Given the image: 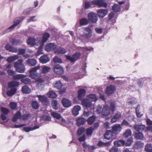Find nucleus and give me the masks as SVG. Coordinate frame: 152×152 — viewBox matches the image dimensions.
Here are the masks:
<instances>
[{"label": "nucleus", "instance_id": "f257e3e1", "mask_svg": "<svg viewBox=\"0 0 152 152\" xmlns=\"http://www.w3.org/2000/svg\"><path fill=\"white\" fill-rule=\"evenodd\" d=\"M50 37V34L46 32L43 34L42 38L40 44V45L37 51V55H40L43 53L42 48L43 44L47 41Z\"/></svg>", "mask_w": 152, "mask_h": 152}, {"label": "nucleus", "instance_id": "f03ea898", "mask_svg": "<svg viewBox=\"0 0 152 152\" xmlns=\"http://www.w3.org/2000/svg\"><path fill=\"white\" fill-rule=\"evenodd\" d=\"M86 32L83 35H81L79 39L83 42H86L88 39H89L92 36V31L89 27L85 28Z\"/></svg>", "mask_w": 152, "mask_h": 152}, {"label": "nucleus", "instance_id": "7ed1b4c3", "mask_svg": "<svg viewBox=\"0 0 152 152\" xmlns=\"http://www.w3.org/2000/svg\"><path fill=\"white\" fill-rule=\"evenodd\" d=\"M24 18L23 16H21L16 18L13 21V24L9 27L7 29L5 30L4 34L10 32L12 31L14 28L18 26Z\"/></svg>", "mask_w": 152, "mask_h": 152}, {"label": "nucleus", "instance_id": "20e7f679", "mask_svg": "<svg viewBox=\"0 0 152 152\" xmlns=\"http://www.w3.org/2000/svg\"><path fill=\"white\" fill-rule=\"evenodd\" d=\"M81 54L80 52H77L72 55L66 56L67 60L69 61L71 63L74 64L75 62L80 58Z\"/></svg>", "mask_w": 152, "mask_h": 152}, {"label": "nucleus", "instance_id": "39448f33", "mask_svg": "<svg viewBox=\"0 0 152 152\" xmlns=\"http://www.w3.org/2000/svg\"><path fill=\"white\" fill-rule=\"evenodd\" d=\"M27 42L28 45L30 46L37 45L38 46L40 44V42L36 40L34 37H30L27 39Z\"/></svg>", "mask_w": 152, "mask_h": 152}, {"label": "nucleus", "instance_id": "423d86ee", "mask_svg": "<svg viewBox=\"0 0 152 152\" xmlns=\"http://www.w3.org/2000/svg\"><path fill=\"white\" fill-rule=\"evenodd\" d=\"M110 109L109 106L107 105H104L102 110V117L105 118V117L108 116L110 114Z\"/></svg>", "mask_w": 152, "mask_h": 152}, {"label": "nucleus", "instance_id": "0eeeda50", "mask_svg": "<svg viewBox=\"0 0 152 152\" xmlns=\"http://www.w3.org/2000/svg\"><path fill=\"white\" fill-rule=\"evenodd\" d=\"M88 17L90 22L92 23H96L98 19L97 15L93 12L88 13Z\"/></svg>", "mask_w": 152, "mask_h": 152}, {"label": "nucleus", "instance_id": "6e6552de", "mask_svg": "<svg viewBox=\"0 0 152 152\" xmlns=\"http://www.w3.org/2000/svg\"><path fill=\"white\" fill-rule=\"evenodd\" d=\"M91 4L97 5L99 7L106 8L107 6V4L102 0H94L91 1Z\"/></svg>", "mask_w": 152, "mask_h": 152}, {"label": "nucleus", "instance_id": "1a4fd4ad", "mask_svg": "<svg viewBox=\"0 0 152 152\" xmlns=\"http://www.w3.org/2000/svg\"><path fill=\"white\" fill-rule=\"evenodd\" d=\"M54 72L58 75L62 74L64 72L63 67L59 64H55L53 66Z\"/></svg>", "mask_w": 152, "mask_h": 152}, {"label": "nucleus", "instance_id": "9d476101", "mask_svg": "<svg viewBox=\"0 0 152 152\" xmlns=\"http://www.w3.org/2000/svg\"><path fill=\"white\" fill-rule=\"evenodd\" d=\"M14 67L16 69V70L18 72L22 73L25 71V67L23 64H18V63H15Z\"/></svg>", "mask_w": 152, "mask_h": 152}, {"label": "nucleus", "instance_id": "9b49d317", "mask_svg": "<svg viewBox=\"0 0 152 152\" xmlns=\"http://www.w3.org/2000/svg\"><path fill=\"white\" fill-rule=\"evenodd\" d=\"M112 132L113 133L117 134L121 131V126L120 124H116L113 125L112 127Z\"/></svg>", "mask_w": 152, "mask_h": 152}, {"label": "nucleus", "instance_id": "f8f14e48", "mask_svg": "<svg viewBox=\"0 0 152 152\" xmlns=\"http://www.w3.org/2000/svg\"><path fill=\"white\" fill-rule=\"evenodd\" d=\"M77 50L86 53H88L90 52L93 51L94 48L91 47H79L77 48Z\"/></svg>", "mask_w": 152, "mask_h": 152}, {"label": "nucleus", "instance_id": "ddd939ff", "mask_svg": "<svg viewBox=\"0 0 152 152\" xmlns=\"http://www.w3.org/2000/svg\"><path fill=\"white\" fill-rule=\"evenodd\" d=\"M108 10L107 9H100L98 10L97 14L99 18H103L106 16Z\"/></svg>", "mask_w": 152, "mask_h": 152}, {"label": "nucleus", "instance_id": "4468645a", "mask_svg": "<svg viewBox=\"0 0 152 152\" xmlns=\"http://www.w3.org/2000/svg\"><path fill=\"white\" fill-rule=\"evenodd\" d=\"M37 97L38 98L39 101L43 102L44 105H47L49 104V101L46 96L44 95H38L37 96Z\"/></svg>", "mask_w": 152, "mask_h": 152}, {"label": "nucleus", "instance_id": "2eb2a0df", "mask_svg": "<svg viewBox=\"0 0 152 152\" xmlns=\"http://www.w3.org/2000/svg\"><path fill=\"white\" fill-rule=\"evenodd\" d=\"M115 90V86L111 85L107 87L106 90V93L108 95L113 94Z\"/></svg>", "mask_w": 152, "mask_h": 152}, {"label": "nucleus", "instance_id": "dca6fc26", "mask_svg": "<svg viewBox=\"0 0 152 152\" xmlns=\"http://www.w3.org/2000/svg\"><path fill=\"white\" fill-rule=\"evenodd\" d=\"M10 42L12 45L17 46L21 44L22 41L19 39H17L13 38L10 39Z\"/></svg>", "mask_w": 152, "mask_h": 152}, {"label": "nucleus", "instance_id": "f3484780", "mask_svg": "<svg viewBox=\"0 0 152 152\" xmlns=\"http://www.w3.org/2000/svg\"><path fill=\"white\" fill-rule=\"evenodd\" d=\"M56 48V46L55 44L50 43L47 44L45 46V49L48 52H50Z\"/></svg>", "mask_w": 152, "mask_h": 152}, {"label": "nucleus", "instance_id": "a211bd4d", "mask_svg": "<svg viewBox=\"0 0 152 152\" xmlns=\"http://www.w3.org/2000/svg\"><path fill=\"white\" fill-rule=\"evenodd\" d=\"M62 102L63 106L65 107L68 108L72 105L71 101L68 99L63 98L62 100Z\"/></svg>", "mask_w": 152, "mask_h": 152}, {"label": "nucleus", "instance_id": "6ab92c4d", "mask_svg": "<svg viewBox=\"0 0 152 152\" xmlns=\"http://www.w3.org/2000/svg\"><path fill=\"white\" fill-rule=\"evenodd\" d=\"M78 99L81 100L85 95L86 91L84 89H81L78 90Z\"/></svg>", "mask_w": 152, "mask_h": 152}, {"label": "nucleus", "instance_id": "aec40b11", "mask_svg": "<svg viewBox=\"0 0 152 152\" xmlns=\"http://www.w3.org/2000/svg\"><path fill=\"white\" fill-rule=\"evenodd\" d=\"M82 105L87 107H90L91 105V102L88 99H84L81 100Z\"/></svg>", "mask_w": 152, "mask_h": 152}, {"label": "nucleus", "instance_id": "412c9836", "mask_svg": "<svg viewBox=\"0 0 152 152\" xmlns=\"http://www.w3.org/2000/svg\"><path fill=\"white\" fill-rule=\"evenodd\" d=\"M113 133L111 130H109L106 131L104 134V139L109 140L113 136Z\"/></svg>", "mask_w": 152, "mask_h": 152}, {"label": "nucleus", "instance_id": "4be33fe9", "mask_svg": "<svg viewBox=\"0 0 152 152\" xmlns=\"http://www.w3.org/2000/svg\"><path fill=\"white\" fill-rule=\"evenodd\" d=\"M121 117V113H118L113 116L111 119V121L112 123H115Z\"/></svg>", "mask_w": 152, "mask_h": 152}, {"label": "nucleus", "instance_id": "5701e85b", "mask_svg": "<svg viewBox=\"0 0 152 152\" xmlns=\"http://www.w3.org/2000/svg\"><path fill=\"white\" fill-rule=\"evenodd\" d=\"M39 60L41 63L44 64L49 61L50 59L48 56L44 55L40 57Z\"/></svg>", "mask_w": 152, "mask_h": 152}, {"label": "nucleus", "instance_id": "b1692460", "mask_svg": "<svg viewBox=\"0 0 152 152\" xmlns=\"http://www.w3.org/2000/svg\"><path fill=\"white\" fill-rule=\"evenodd\" d=\"M19 85V82L16 81H12L9 83L8 87L9 88H14L18 87Z\"/></svg>", "mask_w": 152, "mask_h": 152}, {"label": "nucleus", "instance_id": "393cba45", "mask_svg": "<svg viewBox=\"0 0 152 152\" xmlns=\"http://www.w3.org/2000/svg\"><path fill=\"white\" fill-rule=\"evenodd\" d=\"M81 107L79 105L75 106L73 108L72 112L73 115L77 116L79 114V111L81 109Z\"/></svg>", "mask_w": 152, "mask_h": 152}, {"label": "nucleus", "instance_id": "a878e982", "mask_svg": "<svg viewBox=\"0 0 152 152\" xmlns=\"http://www.w3.org/2000/svg\"><path fill=\"white\" fill-rule=\"evenodd\" d=\"M145 128V126L142 125L135 124L134 126V128L137 131L144 130Z\"/></svg>", "mask_w": 152, "mask_h": 152}, {"label": "nucleus", "instance_id": "bb28decb", "mask_svg": "<svg viewBox=\"0 0 152 152\" xmlns=\"http://www.w3.org/2000/svg\"><path fill=\"white\" fill-rule=\"evenodd\" d=\"M22 91L24 94H29L31 93V90L28 86L25 85L22 87Z\"/></svg>", "mask_w": 152, "mask_h": 152}, {"label": "nucleus", "instance_id": "cd10ccee", "mask_svg": "<svg viewBox=\"0 0 152 152\" xmlns=\"http://www.w3.org/2000/svg\"><path fill=\"white\" fill-rule=\"evenodd\" d=\"M86 121V120L85 118L82 117H80L77 120V126H80L81 125L84 124Z\"/></svg>", "mask_w": 152, "mask_h": 152}, {"label": "nucleus", "instance_id": "c85d7f7f", "mask_svg": "<svg viewBox=\"0 0 152 152\" xmlns=\"http://www.w3.org/2000/svg\"><path fill=\"white\" fill-rule=\"evenodd\" d=\"M26 63L31 66H35L37 64L36 60L34 59H28L26 61Z\"/></svg>", "mask_w": 152, "mask_h": 152}, {"label": "nucleus", "instance_id": "c756f323", "mask_svg": "<svg viewBox=\"0 0 152 152\" xmlns=\"http://www.w3.org/2000/svg\"><path fill=\"white\" fill-rule=\"evenodd\" d=\"M112 10L115 12H117L120 11V7L117 4H115L112 7Z\"/></svg>", "mask_w": 152, "mask_h": 152}, {"label": "nucleus", "instance_id": "7c9ffc66", "mask_svg": "<svg viewBox=\"0 0 152 152\" xmlns=\"http://www.w3.org/2000/svg\"><path fill=\"white\" fill-rule=\"evenodd\" d=\"M125 143V142L123 140H120L119 141H115L114 144L115 146L116 147H119L122 145H124Z\"/></svg>", "mask_w": 152, "mask_h": 152}, {"label": "nucleus", "instance_id": "2f4dec72", "mask_svg": "<svg viewBox=\"0 0 152 152\" xmlns=\"http://www.w3.org/2000/svg\"><path fill=\"white\" fill-rule=\"evenodd\" d=\"M17 91V89L15 88H12L10 91L7 92V94L8 96H11L15 94Z\"/></svg>", "mask_w": 152, "mask_h": 152}, {"label": "nucleus", "instance_id": "473e14b6", "mask_svg": "<svg viewBox=\"0 0 152 152\" xmlns=\"http://www.w3.org/2000/svg\"><path fill=\"white\" fill-rule=\"evenodd\" d=\"M140 104H138L136 108V113L137 116L139 118L141 117L143 114H141L140 112Z\"/></svg>", "mask_w": 152, "mask_h": 152}, {"label": "nucleus", "instance_id": "72a5a7b5", "mask_svg": "<svg viewBox=\"0 0 152 152\" xmlns=\"http://www.w3.org/2000/svg\"><path fill=\"white\" fill-rule=\"evenodd\" d=\"M29 76L32 79H36L40 76V75L37 72L31 73L30 74Z\"/></svg>", "mask_w": 152, "mask_h": 152}, {"label": "nucleus", "instance_id": "f704fd0d", "mask_svg": "<svg viewBox=\"0 0 152 152\" xmlns=\"http://www.w3.org/2000/svg\"><path fill=\"white\" fill-rule=\"evenodd\" d=\"M26 77V75L22 74H17L16 75H14L13 76V78L14 80H16L20 79H21L22 78L25 77Z\"/></svg>", "mask_w": 152, "mask_h": 152}, {"label": "nucleus", "instance_id": "c9c22d12", "mask_svg": "<svg viewBox=\"0 0 152 152\" xmlns=\"http://www.w3.org/2000/svg\"><path fill=\"white\" fill-rule=\"evenodd\" d=\"M56 52L59 54H64L67 51L65 48L59 47L56 49Z\"/></svg>", "mask_w": 152, "mask_h": 152}, {"label": "nucleus", "instance_id": "e433bc0d", "mask_svg": "<svg viewBox=\"0 0 152 152\" xmlns=\"http://www.w3.org/2000/svg\"><path fill=\"white\" fill-rule=\"evenodd\" d=\"M79 22L80 26H84L88 23L89 20L86 18H83L80 20Z\"/></svg>", "mask_w": 152, "mask_h": 152}, {"label": "nucleus", "instance_id": "4c0bfd02", "mask_svg": "<svg viewBox=\"0 0 152 152\" xmlns=\"http://www.w3.org/2000/svg\"><path fill=\"white\" fill-rule=\"evenodd\" d=\"M135 138L137 140H141L143 138V135L142 133L138 132L135 134L134 135Z\"/></svg>", "mask_w": 152, "mask_h": 152}, {"label": "nucleus", "instance_id": "58836bf2", "mask_svg": "<svg viewBox=\"0 0 152 152\" xmlns=\"http://www.w3.org/2000/svg\"><path fill=\"white\" fill-rule=\"evenodd\" d=\"M95 119L96 117L94 115L89 117L87 120L88 124L90 125L92 124L95 121Z\"/></svg>", "mask_w": 152, "mask_h": 152}, {"label": "nucleus", "instance_id": "ea45409f", "mask_svg": "<svg viewBox=\"0 0 152 152\" xmlns=\"http://www.w3.org/2000/svg\"><path fill=\"white\" fill-rule=\"evenodd\" d=\"M145 151L146 152H152V145L151 144H147L145 148Z\"/></svg>", "mask_w": 152, "mask_h": 152}, {"label": "nucleus", "instance_id": "a19ab883", "mask_svg": "<svg viewBox=\"0 0 152 152\" xmlns=\"http://www.w3.org/2000/svg\"><path fill=\"white\" fill-rule=\"evenodd\" d=\"M57 105V101L55 99H53L51 101V105L53 108L56 110H57L58 109Z\"/></svg>", "mask_w": 152, "mask_h": 152}, {"label": "nucleus", "instance_id": "79ce46f5", "mask_svg": "<svg viewBox=\"0 0 152 152\" xmlns=\"http://www.w3.org/2000/svg\"><path fill=\"white\" fill-rule=\"evenodd\" d=\"M18 58V56L17 55H15L8 57L7 60L8 62H10L17 59Z\"/></svg>", "mask_w": 152, "mask_h": 152}, {"label": "nucleus", "instance_id": "37998d69", "mask_svg": "<svg viewBox=\"0 0 152 152\" xmlns=\"http://www.w3.org/2000/svg\"><path fill=\"white\" fill-rule=\"evenodd\" d=\"M110 144V142H104L101 141H100L98 142L97 145L99 146H108Z\"/></svg>", "mask_w": 152, "mask_h": 152}, {"label": "nucleus", "instance_id": "c03bdc74", "mask_svg": "<svg viewBox=\"0 0 152 152\" xmlns=\"http://www.w3.org/2000/svg\"><path fill=\"white\" fill-rule=\"evenodd\" d=\"M94 130L92 127H90L86 129V135L88 136H90L92 134L93 131Z\"/></svg>", "mask_w": 152, "mask_h": 152}, {"label": "nucleus", "instance_id": "a18cd8bd", "mask_svg": "<svg viewBox=\"0 0 152 152\" xmlns=\"http://www.w3.org/2000/svg\"><path fill=\"white\" fill-rule=\"evenodd\" d=\"M89 100L91 101H96L98 97L94 94H90L88 96Z\"/></svg>", "mask_w": 152, "mask_h": 152}, {"label": "nucleus", "instance_id": "49530a36", "mask_svg": "<svg viewBox=\"0 0 152 152\" xmlns=\"http://www.w3.org/2000/svg\"><path fill=\"white\" fill-rule=\"evenodd\" d=\"M143 143L140 141H138L136 142L134 145V147L136 149H138L143 146Z\"/></svg>", "mask_w": 152, "mask_h": 152}, {"label": "nucleus", "instance_id": "de8ad7c7", "mask_svg": "<svg viewBox=\"0 0 152 152\" xmlns=\"http://www.w3.org/2000/svg\"><path fill=\"white\" fill-rule=\"evenodd\" d=\"M48 95L49 97L53 98H55L57 96L56 93L53 91H50L48 92Z\"/></svg>", "mask_w": 152, "mask_h": 152}, {"label": "nucleus", "instance_id": "09e8293b", "mask_svg": "<svg viewBox=\"0 0 152 152\" xmlns=\"http://www.w3.org/2000/svg\"><path fill=\"white\" fill-rule=\"evenodd\" d=\"M33 7H30L27 8L23 11V13L24 15L28 14L33 10Z\"/></svg>", "mask_w": 152, "mask_h": 152}, {"label": "nucleus", "instance_id": "8fccbe9b", "mask_svg": "<svg viewBox=\"0 0 152 152\" xmlns=\"http://www.w3.org/2000/svg\"><path fill=\"white\" fill-rule=\"evenodd\" d=\"M50 68L48 66H45L42 69V72L43 74H45L50 71Z\"/></svg>", "mask_w": 152, "mask_h": 152}, {"label": "nucleus", "instance_id": "3c124183", "mask_svg": "<svg viewBox=\"0 0 152 152\" xmlns=\"http://www.w3.org/2000/svg\"><path fill=\"white\" fill-rule=\"evenodd\" d=\"M62 84L60 81L56 82L55 83L54 86L55 88L58 89H60L62 86Z\"/></svg>", "mask_w": 152, "mask_h": 152}, {"label": "nucleus", "instance_id": "603ef678", "mask_svg": "<svg viewBox=\"0 0 152 152\" xmlns=\"http://www.w3.org/2000/svg\"><path fill=\"white\" fill-rule=\"evenodd\" d=\"M51 114L53 117L57 119H59L61 118L60 114L52 112L51 113Z\"/></svg>", "mask_w": 152, "mask_h": 152}, {"label": "nucleus", "instance_id": "864d4df0", "mask_svg": "<svg viewBox=\"0 0 152 152\" xmlns=\"http://www.w3.org/2000/svg\"><path fill=\"white\" fill-rule=\"evenodd\" d=\"M20 81L23 83L25 84H28L30 83L31 82V80L28 78H22L20 79Z\"/></svg>", "mask_w": 152, "mask_h": 152}, {"label": "nucleus", "instance_id": "5fc2aeb1", "mask_svg": "<svg viewBox=\"0 0 152 152\" xmlns=\"http://www.w3.org/2000/svg\"><path fill=\"white\" fill-rule=\"evenodd\" d=\"M10 106L12 109L15 110L16 109L17 107V104L16 102H12L10 103Z\"/></svg>", "mask_w": 152, "mask_h": 152}, {"label": "nucleus", "instance_id": "6e6d98bb", "mask_svg": "<svg viewBox=\"0 0 152 152\" xmlns=\"http://www.w3.org/2000/svg\"><path fill=\"white\" fill-rule=\"evenodd\" d=\"M39 68L40 66H37L33 67L30 69L29 71V72L30 73H31L36 72L37 71V70L39 69Z\"/></svg>", "mask_w": 152, "mask_h": 152}, {"label": "nucleus", "instance_id": "4d7b16f0", "mask_svg": "<svg viewBox=\"0 0 152 152\" xmlns=\"http://www.w3.org/2000/svg\"><path fill=\"white\" fill-rule=\"evenodd\" d=\"M32 106L33 108L35 109H37L39 107L38 103L36 101H33L32 102Z\"/></svg>", "mask_w": 152, "mask_h": 152}, {"label": "nucleus", "instance_id": "13d9d810", "mask_svg": "<svg viewBox=\"0 0 152 152\" xmlns=\"http://www.w3.org/2000/svg\"><path fill=\"white\" fill-rule=\"evenodd\" d=\"M85 129L84 127L80 128L77 130V133L78 135H81L85 131Z\"/></svg>", "mask_w": 152, "mask_h": 152}, {"label": "nucleus", "instance_id": "bf43d9fd", "mask_svg": "<svg viewBox=\"0 0 152 152\" xmlns=\"http://www.w3.org/2000/svg\"><path fill=\"white\" fill-rule=\"evenodd\" d=\"M133 141V138L131 137L128 139L125 144L126 146H130L132 144Z\"/></svg>", "mask_w": 152, "mask_h": 152}, {"label": "nucleus", "instance_id": "052dcab7", "mask_svg": "<svg viewBox=\"0 0 152 152\" xmlns=\"http://www.w3.org/2000/svg\"><path fill=\"white\" fill-rule=\"evenodd\" d=\"M132 134L131 131L130 129H128L127 130L124 134V137L127 138L129 136H131Z\"/></svg>", "mask_w": 152, "mask_h": 152}, {"label": "nucleus", "instance_id": "680f3d73", "mask_svg": "<svg viewBox=\"0 0 152 152\" xmlns=\"http://www.w3.org/2000/svg\"><path fill=\"white\" fill-rule=\"evenodd\" d=\"M1 111L5 115H7L9 112L8 109L3 107H1Z\"/></svg>", "mask_w": 152, "mask_h": 152}, {"label": "nucleus", "instance_id": "e2e57ef3", "mask_svg": "<svg viewBox=\"0 0 152 152\" xmlns=\"http://www.w3.org/2000/svg\"><path fill=\"white\" fill-rule=\"evenodd\" d=\"M53 61L54 63H62V62L61 59L57 56H55L53 58Z\"/></svg>", "mask_w": 152, "mask_h": 152}, {"label": "nucleus", "instance_id": "0e129e2a", "mask_svg": "<svg viewBox=\"0 0 152 152\" xmlns=\"http://www.w3.org/2000/svg\"><path fill=\"white\" fill-rule=\"evenodd\" d=\"M95 30L96 32L98 34H101L103 31V28H96Z\"/></svg>", "mask_w": 152, "mask_h": 152}, {"label": "nucleus", "instance_id": "69168bd1", "mask_svg": "<svg viewBox=\"0 0 152 152\" xmlns=\"http://www.w3.org/2000/svg\"><path fill=\"white\" fill-rule=\"evenodd\" d=\"M30 116L31 114L28 113L26 114L23 115L22 117V118L23 120H25L28 119Z\"/></svg>", "mask_w": 152, "mask_h": 152}, {"label": "nucleus", "instance_id": "338daca9", "mask_svg": "<svg viewBox=\"0 0 152 152\" xmlns=\"http://www.w3.org/2000/svg\"><path fill=\"white\" fill-rule=\"evenodd\" d=\"M62 125L66 127V125L68 123L67 121H66V120L64 118H62L61 119V122L59 123Z\"/></svg>", "mask_w": 152, "mask_h": 152}, {"label": "nucleus", "instance_id": "774afa93", "mask_svg": "<svg viewBox=\"0 0 152 152\" xmlns=\"http://www.w3.org/2000/svg\"><path fill=\"white\" fill-rule=\"evenodd\" d=\"M110 111L111 110L112 112H113L115 110V105L114 102H111L110 103Z\"/></svg>", "mask_w": 152, "mask_h": 152}]
</instances>
